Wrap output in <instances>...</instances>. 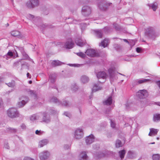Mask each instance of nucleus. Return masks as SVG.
<instances>
[{
  "label": "nucleus",
  "instance_id": "1",
  "mask_svg": "<svg viewBox=\"0 0 160 160\" xmlns=\"http://www.w3.org/2000/svg\"><path fill=\"white\" fill-rule=\"evenodd\" d=\"M145 34L148 38L153 40H154L159 36V33L156 32L154 28L151 27H150L146 30Z\"/></svg>",
  "mask_w": 160,
  "mask_h": 160
},
{
  "label": "nucleus",
  "instance_id": "2",
  "mask_svg": "<svg viewBox=\"0 0 160 160\" xmlns=\"http://www.w3.org/2000/svg\"><path fill=\"white\" fill-rule=\"evenodd\" d=\"M110 30L109 28L105 27L103 29H96L94 30L95 36L98 38H101L103 36V32H108Z\"/></svg>",
  "mask_w": 160,
  "mask_h": 160
},
{
  "label": "nucleus",
  "instance_id": "3",
  "mask_svg": "<svg viewBox=\"0 0 160 160\" xmlns=\"http://www.w3.org/2000/svg\"><path fill=\"white\" fill-rule=\"evenodd\" d=\"M112 4V3L107 2L105 0H101L98 3V6L100 10L105 11L107 10Z\"/></svg>",
  "mask_w": 160,
  "mask_h": 160
},
{
  "label": "nucleus",
  "instance_id": "4",
  "mask_svg": "<svg viewBox=\"0 0 160 160\" xmlns=\"http://www.w3.org/2000/svg\"><path fill=\"white\" fill-rule=\"evenodd\" d=\"M8 116L11 118H14L19 116V113L15 108H9L7 111Z\"/></svg>",
  "mask_w": 160,
  "mask_h": 160
},
{
  "label": "nucleus",
  "instance_id": "5",
  "mask_svg": "<svg viewBox=\"0 0 160 160\" xmlns=\"http://www.w3.org/2000/svg\"><path fill=\"white\" fill-rule=\"evenodd\" d=\"M57 77V74L55 73H52L49 76V80L50 81V83L49 85V88H56L57 90H58L57 88H56V86L55 85L53 86L52 85V84L54 83L55 82Z\"/></svg>",
  "mask_w": 160,
  "mask_h": 160
},
{
  "label": "nucleus",
  "instance_id": "6",
  "mask_svg": "<svg viewBox=\"0 0 160 160\" xmlns=\"http://www.w3.org/2000/svg\"><path fill=\"white\" fill-rule=\"evenodd\" d=\"M148 91L145 89L139 90L136 92V96L140 99H144L148 97Z\"/></svg>",
  "mask_w": 160,
  "mask_h": 160
},
{
  "label": "nucleus",
  "instance_id": "7",
  "mask_svg": "<svg viewBox=\"0 0 160 160\" xmlns=\"http://www.w3.org/2000/svg\"><path fill=\"white\" fill-rule=\"evenodd\" d=\"M39 4L38 0H29L26 3L27 6L29 8H33Z\"/></svg>",
  "mask_w": 160,
  "mask_h": 160
},
{
  "label": "nucleus",
  "instance_id": "8",
  "mask_svg": "<svg viewBox=\"0 0 160 160\" xmlns=\"http://www.w3.org/2000/svg\"><path fill=\"white\" fill-rule=\"evenodd\" d=\"M91 13V9L89 7L85 6L82 8V13L83 16L85 17H87L90 15Z\"/></svg>",
  "mask_w": 160,
  "mask_h": 160
},
{
  "label": "nucleus",
  "instance_id": "9",
  "mask_svg": "<svg viewBox=\"0 0 160 160\" xmlns=\"http://www.w3.org/2000/svg\"><path fill=\"white\" fill-rule=\"evenodd\" d=\"M50 102L54 103H58L59 105L62 104L65 106H68L69 104L68 102L66 101H64L62 103L60 101L56 98L53 97L50 99Z\"/></svg>",
  "mask_w": 160,
  "mask_h": 160
},
{
  "label": "nucleus",
  "instance_id": "10",
  "mask_svg": "<svg viewBox=\"0 0 160 160\" xmlns=\"http://www.w3.org/2000/svg\"><path fill=\"white\" fill-rule=\"evenodd\" d=\"M22 101L19 102L17 105V106L18 108H22L29 101V98L26 96H23L21 98Z\"/></svg>",
  "mask_w": 160,
  "mask_h": 160
},
{
  "label": "nucleus",
  "instance_id": "11",
  "mask_svg": "<svg viewBox=\"0 0 160 160\" xmlns=\"http://www.w3.org/2000/svg\"><path fill=\"white\" fill-rule=\"evenodd\" d=\"M83 132L82 130L79 128L77 129L74 132V138L77 139H79L82 138Z\"/></svg>",
  "mask_w": 160,
  "mask_h": 160
},
{
  "label": "nucleus",
  "instance_id": "12",
  "mask_svg": "<svg viewBox=\"0 0 160 160\" xmlns=\"http://www.w3.org/2000/svg\"><path fill=\"white\" fill-rule=\"evenodd\" d=\"M42 117V122L48 123L50 122L51 118L50 115L47 113L44 112L41 114V117Z\"/></svg>",
  "mask_w": 160,
  "mask_h": 160
},
{
  "label": "nucleus",
  "instance_id": "13",
  "mask_svg": "<svg viewBox=\"0 0 160 160\" xmlns=\"http://www.w3.org/2000/svg\"><path fill=\"white\" fill-rule=\"evenodd\" d=\"M85 52L88 56L91 57H95L98 56V54L93 49H88Z\"/></svg>",
  "mask_w": 160,
  "mask_h": 160
},
{
  "label": "nucleus",
  "instance_id": "14",
  "mask_svg": "<svg viewBox=\"0 0 160 160\" xmlns=\"http://www.w3.org/2000/svg\"><path fill=\"white\" fill-rule=\"evenodd\" d=\"M137 154L135 151H129L127 154V157L129 159H134L136 158Z\"/></svg>",
  "mask_w": 160,
  "mask_h": 160
},
{
  "label": "nucleus",
  "instance_id": "15",
  "mask_svg": "<svg viewBox=\"0 0 160 160\" xmlns=\"http://www.w3.org/2000/svg\"><path fill=\"white\" fill-rule=\"evenodd\" d=\"M97 78L98 79H105L107 77L106 73L104 71H100L96 73Z\"/></svg>",
  "mask_w": 160,
  "mask_h": 160
},
{
  "label": "nucleus",
  "instance_id": "16",
  "mask_svg": "<svg viewBox=\"0 0 160 160\" xmlns=\"http://www.w3.org/2000/svg\"><path fill=\"white\" fill-rule=\"evenodd\" d=\"M74 45V43L71 39L66 42L64 47L66 48L70 49L72 48L73 47Z\"/></svg>",
  "mask_w": 160,
  "mask_h": 160
},
{
  "label": "nucleus",
  "instance_id": "17",
  "mask_svg": "<svg viewBox=\"0 0 160 160\" xmlns=\"http://www.w3.org/2000/svg\"><path fill=\"white\" fill-rule=\"evenodd\" d=\"M49 155V153L48 151H45L40 153V159L41 160H45L48 158Z\"/></svg>",
  "mask_w": 160,
  "mask_h": 160
},
{
  "label": "nucleus",
  "instance_id": "18",
  "mask_svg": "<svg viewBox=\"0 0 160 160\" xmlns=\"http://www.w3.org/2000/svg\"><path fill=\"white\" fill-rule=\"evenodd\" d=\"M94 140V136L91 134L87 137L86 138V142L87 144H90L93 142Z\"/></svg>",
  "mask_w": 160,
  "mask_h": 160
},
{
  "label": "nucleus",
  "instance_id": "19",
  "mask_svg": "<svg viewBox=\"0 0 160 160\" xmlns=\"http://www.w3.org/2000/svg\"><path fill=\"white\" fill-rule=\"evenodd\" d=\"M112 96H109L106 100L103 101V103L104 105H110L112 104Z\"/></svg>",
  "mask_w": 160,
  "mask_h": 160
},
{
  "label": "nucleus",
  "instance_id": "20",
  "mask_svg": "<svg viewBox=\"0 0 160 160\" xmlns=\"http://www.w3.org/2000/svg\"><path fill=\"white\" fill-rule=\"evenodd\" d=\"M41 117V114H33L30 117V119L31 121H33L36 120H38Z\"/></svg>",
  "mask_w": 160,
  "mask_h": 160
},
{
  "label": "nucleus",
  "instance_id": "21",
  "mask_svg": "<svg viewBox=\"0 0 160 160\" xmlns=\"http://www.w3.org/2000/svg\"><path fill=\"white\" fill-rule=\"evenodd\" d=\"M18 49H20L22 52V55L24 59L29 60L30 58L28 55L24 51V49L22 47H19Z\"/></svg>",
  "mask_w": 160,
  "mask_h": 160
},
{
  "label": "nucleus",
  "instance_id": "22",
  "mask_svg": "<svg viewBox=\"0 0 160 160\" xmlns=\"http://www.w3.org/2000/svg\"><path fill=\"white\" fill-rule=\"evenodd\" d=\"M150 132L148 135L150 136L156 135L158 131V130L153 128H150Z\"/></svg>",
  "mask_w": 160,
  "mask_h": 160
},
{
  "label": "nucleus",
  "instance_id": "23",
  "mask_svg": "<svg viewBox=\"0 0 160 160\" xmlns=\"http://www.w3.org/2000/svg\"><path fill=\"white\" fill-rule=\"evenodd\" d=\"M80 160H88V158L85 152H82L80 154Z\"/></svg>",
  "mask_w": 160,
  "mask_h": 160
},
{
  "label": "nucleus",
  "instance_id": "24",
  "mask_svg": "<svg viewBox=\"0 0 160 160\" xmlns=\"http://www.w3.org/2000/svg\"><path fill=\"white\" fill-rule=\"evenodd\" d=\"M63 64V62L58 60L53 61L52 62V65L54 67L61 65Z\"/></svg>",
  "mask_w": 160,
  "mask_h": 160
},
{
  "label": "nucleus",
  "instance_id": "25",
  "mask_svg": "<svg viewBox=\"0 0 160 160\" xmlns=\"http://www.w3.org/2000/svg\"><path fill=\"white\" fill-rule=\"evenodd\" d=\"M28 92L29 95L33 97L34 99L37 98V94L35 91L30 90Z\"/></svg>",
  "mask_w": 160,
  "mask_h": 160
},
{
  "label": "nucleus",
  "instance_id": "26",
  "mask_svg": "<svg viewBox=\"0 0 160 160\" xmlns=\"http://www.w3.org/2000/svg\"><path fill=\"white\" fill-rule=\"evenodd\" d=\"M24 65L23 62H22V60H19L13 63V66L14 67L18 68L20 66H22Z\"/></svg>",
  "mask_w": 160,
  "mask_h": 160
},
{
  "label": "nucleus",
  "instance_id": "27",
  "mask_svg": "<svg viewBox=\"0 0 160 160\" xmlns=\"http://www.w3.org/2000/svg\"><path fill=\"white\" fill-rule=\"evenodd\" d=\"M48 142V140L47 139H44L40 141L39 142V145L40 147H42L46 145Z\"/></svg>",
  "mask_w": 160,
  "mask_h": 160
},
{
  "label": "nucleus",
  "instance_id": "28",
  "mask_svg": "<svg viewBox=\"0 0 160 160\" xmlns=\"http://www.w3.org/2000/svg\"><path fill=\"white\" fill-rule=\"evenodd\" d=\"M148 6L150 8L152 9L154 11H156L158 8V3L156 2L149 4Z\"/></svg>",
  "mask_w": 160,
  "mask_h": 160
},
{
  "label": "nucleus",
  "instance_id": "29",
  "mask_svg": "<svg viewBox=\"0 0 160 160\" xmlns=\"http://www.w3.org/2000/svg\"><path fill=\"white\" fill-rule=\"evenodd\" d=\"M109 43V40L107 39H105L102 41L101 42L100 45L102 46L104 48H105L107 46Z\"/></svg>",
  "mask_w": 160,
  "mask_h": 160
},
{
  "label": "nucleus",
  "instance_id": "30",
  "mask_svg": "<svg viewBox=\"0 0 160 160\" xmlns=\"http://www.w3.org/2000/svg\"><path fill=\"white\" fill-rule=\"evenodd\" d=\"M123 144L120 140L117 139L116 141L115 146L117 148H119L122 146Z\"/></svg>",
  "mask_w": 160,
  "mask_h": 160
},
{
  "label": "nucleus",
  "instance_id": "31",
  "mask_svg": "<svg viewBox=\"0 0 160 160\" xmlns=\"http://www.w3.org/2000/svg\"><path fill=\"white\" fill-rule=\"evenodd\" d=\"M75 42L77 45L80 47L83 46L85 44V43L82 42V40L81 39L76 40Z\"/></svg>",
  "mask_w": 160,
  "mask_h": 160
},
{
  "label": "nucleus",
  "instance_id": "32",
  "mask_svg": "<svg viewBox=\"0 0 160 160\" xmlns=\"http://www.w3.org/2000/svg\"><path fill=\"white\" fill-rule=\"evenodd\" d=\"M71 88L72 90L74 92L77 91L78 89V86L76 83L72 84L71 86Z\"/></svg>",
  "mask_w": 160,
  "mask_h": 160
},
{
  "label": "nucleus",
  "instance_id": "33",
  "mask_svg": "<svg viewBox=\"0 0 160 160\" xmlns=\"http://www.w3.org/2000/svg\"><path fill=\"white\" fill-rule=\"evenodd\" d=\"M108 71L110 78L112 79L114 78H115V75L112 69L110 68L109 69Z\"/></svg>",
  "mask_w": 160,
  "mask_h": 160
},
{
  "label": "nucleus",
  "instance_id": "34",
  "mask_svg": "<svg viewBox=\"0 0 160 160\" xmlns=\"http://www.w3.org/2000/svg\"><path fill=\"white\" fill-rule=\"evenodd\" d=\"M81 79L82 82L84 83L88 82L89 80L88 78L85 76H82Z\"/></svg>",
  "mask_w": 160,
  "mask_h": 160
},
{
  "label": "nucleus",
  "instance_id": "35",
  "mask_svg": "<svg viewBox=\"0 0 160 160\" xmlns=\"http://www.w3.org/2000/svg\"><path fill=\"white\" fill-rule=\"evenodd\" d=\"M153 121L157 122L160 120V114H156L154 115L153 118Z\"/></svg>",
  "mask_w": 160,
  "mask_h": 160
},
{
  "label": "nucleus",
  "instance_id": "36",
  "mask_svg": "<svg viewBox=\"0 0 160 160\" xmlns=\"http://www.w3.org/2000/svg\"><path fill=\"white\" fill-rule=\"evenodd\" d=\"M20 33L19 32L15 30L11 32V35L14 37H18L20 35Z\"/></svg>",
  "mask_w": 160,
  "mask_h": 160
},
{
  "label": "nucleus",
  "instance_id": "37",
  "mask_svg": "<svg viewBox=\"0 0 160 160\" xmlns=\"http://www.w3.org/2000/svg\"><path fill=\"white\" fill-rule=\"evenodd\" d=\"M126 153V151L125 150H123L120 151L119 152V156L121 159H122L124 158L125 155Z\"/></svg>",
  "mask_w": 160,
  "mask_h": 160
},
{
  "label": "nucleus",
  "instance_id": "38",
  "mask_svg": "<svg viewBox=\"0 0 160 160\" xmlns=\"http://www.w3.org/2000/svg\"><path fill=\"white\" fill-rule=\"evenodd\" d=\"M6 130L7 132L12 133H15L17 132V129L14 128L10 127L7 128H6Z\"/></svg>",
  "mask_w": 160,
  "mask_h": 160
},
{
  "label": "nucleus",
  "instance_id": "39",
  "mask_svg": "<svg viewBox=\"0 0 160 160\" xmlns=\"http://www.w3.org/2000/svg\"><path fill=\"white\" fill-rule=\"evenodd\" d=\"M101 87L98 86V85L97 84H95L93 87V89H92V92H95L99 90H101Z\"/></svg>",
  "mask_w": 160,
  "mask_h": 160
},
{
  "label": "nucleus",
  "instance_id": "40",
  "mask_svg": "<svg viewBox=\"0 0 160 160\" xmlns=\"http://www.w3.org/2000/svg\"><path fill=\"white\" fill-rule=\"evenodd\" d=\"M113 27L116 31H119L121 30V27L118 24L116 23H114Z\"/></svg>",
  "mask_w": 160,
  "mask_h": 160
},
{
  "label": "nucleus",
  "instance_id": "41",
  "mask_svg": "<svg viewBox=\"0 0 160 160\" xmlns=\"http://www.w3.org/2000/svg\"><path fill=\"white\" fill-rule=\"evenodd\" d=\"M6 84L9 87H13L15 85V81L12 80L11 81V82L8 83H6Z\"/></svg>",
  "mask_w": 160,
  "mask_h": 160
},
{
  "label": "nucleus",
  "instance_id": "42",
  "mask_svg": "<svg viewBox=\"0 0 160 160\" xmlns=\"http://www.w3.org/2000/svg\"><path fill=\"white\" fill-rule=\"evenodd\" d=\"M150 81V80L148 79H142L139 80L138 81V82L139 84H141L143 83L147 82Z\"/></svg>",
  "mask_w": 160,
  "mask_h": 160
},
{
  "label": "nucleus",
  "instance_id": "43",
  "mask_svg": "<svg viewBox=\"0 0 160 160\" xmlns=\"http://www.w3.org/2000/svg\"><path fill=\"white\" fill-rule=\"evenodd\" d=\"M152 158L153 160H159L160 156L158 154H154L153 155Z\"/></svg>",
  "mask_w": 160,
  "mask_h": 160
},
{
  "label": "nucleus",
  "instance_id": "44",
  "mask_svg": "<svg viewBox=\"0 0 160 160\" xmlns=\"http://www.w3.org/2000/svg\"><path fill=\"white\" fill-rule=\"evenodd\" d=\"M77 54L82 58H84L86 57V55L82 52L77 53Z\"/></svg>",
  "mask_w": 160,
  "mask_h": 160
},
{
  "label": "nucleus",
  "instance_id": "45",
  "mask_svg": "<svg viewBox=\"0 0 160 160\" xmlns=\"http://www.w3.org/2000/svg\"><path fill=\"white\" fill-rule=\"evenodd\" d=\"M27 17L28 19L31 20H32L34 18V16L31 14L28 15Z\"/></svg>",
  "mask_w": 160,
  "mask_h": 160
},
{
  "label": "nucleus",
  "instance_id": "46",
  "mask_svg": "<svg viewBox=\"0 0 160 160\" xmlns=\"http://www.w3.org/2000/svg\"><path fill=\"white\" fill-rule=\"evenodd\" d=\"M110 122L111 123V127L113 128H115L116 126L115 123L114 122H113L112 120H110Z\"/></svg>",
  "mask_w": 160,
  "mask_h": 160
},
{
  "label": "nucleus",
  "instance_id": "47",
  "mask_svg": "<svg viewBox=\"0 0 160 160\" xmlns=\"http://www.w3.org/2000/svg\"><path fill=\"white\" fill-rule=\"evenodd\" d=\"M64 114L67 117H68L69 118H70L71 116L70 113L68 112H65Z\"/></svg>",
  "mask_w": 160,
  "mask_h": 160
},
{
  "label": "nucleus",
  "instance_id": "48",
  "mask_svg": "<svg viewBox=\"0 0 160 160\" xmlns=\"http://www.w3.org/2000/svg\"><path fill=\"white\" fill-rule=\"evenodd\" d=\"M43 133V132L41 131L40 130L38 131V130H37L36 131L35 133L36 134H38V135H41Z\"/></svg>",
  "mask_w": 160,
  "mask_h": 160
},
{
  "label": "nucleus",
  "instance_id": "49",
  "mask_svg": "<svg viewBox=\"0 0 160 160\" xmlns=\"http://www.w3.org/2000/svg\"><path fill=\"white\" fill-rule=\"evenodd\" d=\"M4 147L5 148L8 149H9V146L8 143H5L4 144Z\"/></svg>",
  "mask_w": 160,
  "mask_h": 160
},
{
  "label": "nucleus",
  "instance_id": "50",
  "mask_svg": "<svg viewBox=\"0 0 160 160\" xmlns=\"http://www.w3.org/2000/svg\"><path fill=\"white\" fill-rule=\"evenodd\" d=\"M23 160H34L33 159L31 158L30 157H25L24 158Z\"/></svg>",
  "mask_w": 160,
  "mask_h": 160
},
{
  "label": "nucleus",
  "instance_id": "51",
  "mask_svg": "<svg viewBox=\"0 0 160 160\" xmlns=\"http://www.w3.org/2000/svg\"><path fill=\"white\" fill-rule=\"evenodd\" d=\"M21 127L23 129H26V126L24 124H22L21 125Z\"/></svg>",
  "mask_w": 160,
  "mask_h": 160
},
{
  "label": "nucleus",
  "instance_id": "52",
  "mask_svg": "<svg viewBox=\"0 0 160 160\" xmlns=\"http://www.w3.org/2000/svg\"><path fill=\"white\" fill-rule=\"evenodd\" d=\"M7 55L10 56L12 57L13 56L12 52L11 51H9L7 53Z\"/></svg>",
  "mask_w": 160,
  "mask_h": 160
},
{
  "label": "nucleus",
  "instance_id": "53",
  "mask_svg": "<svg viewBox=\"0 0 160 160\" xmlns=\"http://www.w3.org/2000/svg\"><path fill=\"white\" fill-rule=\"evenodd\" d=\"M136 50L137 52L139 53L141 51V49L140 48H137L136 49Z\"/></svg>",
  "mask_w": 160,
  "mask_h": 160
},
{
  "label": "nucleus",
  "instance_id": "54",
  "mask_svg": "<svg viewBox=\"0 0 160 160\" xmlns=\"http://www.w3.org/2000/svg\"><path fill=\"white\" fill-rule=\"evenodd\" d=\"M50 112L52 114H54V113H55L56 112L55 110H53L52 109H51L50 110Z\"/></svg>",
  "mask_w": 160,
  "mask_h": 160
},
{
  "label": "nucleus",
  "instance_id": "55",
  "mask_svg": "<svg viewBox=\"0 0 160 160\" xmlns=\"http://www.w3.org/2000/svg\"><path fill=\"white\" fill-rule=\"evenodd\" d=\"M3 102L1 98H0V108L1 107V106L2 105Z\"/></svg>",
  "mask_w": 160,
  "mask_h": 160
},
{
  "label": "nucleus",
  "instance_id": "56",
  "mask_svg": "<svg viewBox=\"0 0 160 160\" xmlns=\"http://www.w3.org/2000/svg\"><path fill=\"white\" fill-rule=\"evenodd\" d=\"M27 77L29 78H31V75L29 74V73L28 72L27 74Z\"/></svg>",
  "mask_w": 160,
  "mask_h": 160
},
{
  "label": "nucleus",
  "instance_id": "57",
  "mask_svg": "<svg viewBox=\"0 0 160 160\" xmlns=\"http://www.w3.org/2000/svg\"><path fill=\"white\" fill-rule=\"evenodd\" d=\"M4 78L2 77H0V83L3 81Z\"/></svg>",
  "mask_w": 160,
  "mask_h": 160
},
{
  "label": "nucleus",
  "instance_id": "58",
  "mask_svg": "<svg viewBox=\"0 0 160 160\" xmlns=\"http://www.w3.org/2000/svg\"><path fill=\"white\" fill-rule=\"evenodd\" d=\"M112 137V135L110 134H109L108 135H107V137L108 138H111V137Z\"/></svg>",
  "mask_w": 160,
  "mask_h": 160
},
{
  "label": "nucleus",
  "instance_id": "59",
  "mask_svg": "<svg viewBox=\"0 0 160 160\" xmlns=\"http://www.w3.org/2000/svg\"><path fill=\"white\" fill-rule=\"evenodd\" d=\"M124 41L126 42L129 43L128 41L126 39H124Z\"/></svg>",
  "mask_w": 160,
  "mask_h": 160
},
{
  "label": "nucleus",
  "instance_id": "60",
  "mask_svg": "<svg viewBox=\"0 0 160 160\" xmlns=\"http://www.w3.org/2000/svg\"><path fill=\"white\" fill-rule=\"evenodd\" d=\"M32 81L30 80V81H29V84H32Z\"/></svg>",
  "mask_w": 160,
  "mask_h": 160
},
{
  "label": "nucleus",
  "instance_id": "61",
  "mask_svg": "<svg viewBox=\"0 0 160 160\" xmlns=\"http://www.w3.org/2000/svg\"><path fill=\"white\" fill-rule=\"evenodd\" d=\"M95 145H93V148H94V149L96 148L95 147Z\"/></svg>",
  "mask_w": 160,
  "mask_h": 160
},
{
  "label": "nucleus",
  "instance_id": "62",
  "mask_svg": "<svg viewBox=\"0 0 160 160\" xmlns=\"http://www.w3.org/2000/svg\"><path fill=\"white\" fill-rule=\"evenodd\" d=\"M150 144H155V142H152L150 143Z\"/></svg>",
  "mask_w": 160,
  "mask_h": 160
},
{
  "label": "nucleus",
  "instance_id": "63",
  "mask_svg": "<svg viewBox=\"0 0 160 160\" xmlns=\"http://www.w3.org/2000/svg\"><path fill=\"white\" fill-rule=\"evenodd\" d=\"M92 96H89V98H90V99L91 98H92Z\"/></svg>",
  "mask_w": 160,
  "mask_h": 160
},
{
  "label": "nucleus",
  "instance_id": "64",
  "mask_svg": "<svg viewBox=\"0 0 160 160\" xmlns=\"http://www.w3.org/2000/svg\"><path fill=\"white\" fill-rule=\"evenodd\" d=\"M101 155L102 156H104V155L103 154V153H102L101 154Z\"/></svg>",
  "mask_w": 160,
  "mask_h": 160
}]
</instances>
